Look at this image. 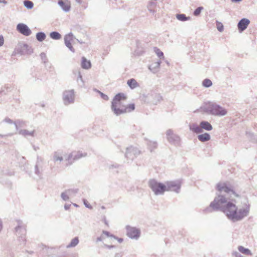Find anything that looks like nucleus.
Masks as SVG:
<instances>
[{"label": "nucleus", "instance_id": "f257e3e1", "mask_svg": "<svg viewBox=\"0 0 257 257\" xmlns=\"http://www.w3.org/2000/svg\"><path fill=\"white\" fill-rule=\"evenodd\" d=\"M210 206L214 209L221 208L222 211L230 219L238 206L236 205L235 201L231 198L230 195L227 197L218 195L211 203Z\"/></svg>", "mask_w": 257, "mask_h": 257}, {"label": "nucleus", "instance_id": "f03ea898", "mask_svg": "<svg viewBox=\"0 0 257 257\" xmlns=\"http://www.w3.org/2000/svg\"><path fill=\"white\" fill-rule=\"evenodd\" d=\"M126 99V96L123 93L116 94L111 103V109L116 115L127 113L133 111L135 109L134 103L127 105H124L123 102Z\"/></svg>", "mask_w": 257, "mask_h": 257}, {"label": "nucleus", "instance_id": "7ed1b4c3", "mask_svg": "<svg viewBox=\"0 0 257 257\" xmlns=\"http://www.w3.org/2000/svg\"><path fill=\"white\" fill-rule=\"evenodd\" d=\"M249 210V206L246 205L238 206L230 219L233 221L240 220L248 215Z\"/></svg>", "mask_w": 257, "mask_h": 257}, {"label": "nucleus", "instance_id": "20e7f679", "mask_svg": "<svg viewBox=\"0 0 257 257\" xmlns=\"http://www.w3.org/2000/svg\"><path fill=\"white\" fill-rule=\"evenodd\" d=\"M149 186L156 195L163 194L166 191V184H163L154 180L150 181Z\"/></svg>", "mask_w": 257, "mask_h": 257}, {"label": "nucleus", "instance_id": "39448f33", "mask_svg": "<svg viewBox=\"0 0 257 257\" xmlns=\"http://www.w3.org/2000/svg\"><path fill=\"white\" fill-rule=\"evenodd\" d=\"M216 189L219 192H224L228 194L231 193L235 197H239L240 196L238 193L235 192L230 186L225 183H218L216 185Z\"/></svg>", "mask_w": 257, "mask_h": 257}, {"label": "nucleus", "instance_id": "423d86ee", "mask_svg": "<svg viewBox=\"0 0 257 257\" xmlns=\"http://www.w3.org/2000/svg\"><path fill=\"white\" fill-rule=\"evenodd\" d=\"M207 108L211 114L216 115H224L227 113L226 110L222 107L210 103L208 104Z\"/></svg>", "mask_w": 257, "mask_h": 257}, {"label": "nucleus", "instance_id": "0eeeda50", "mask_svg": "<svg viewBox=\"0 0 257 257\" xmlns=\"http://www.w3.org/2000/svg\"><path fill=\"white\" fill-rule=\"evenodd\" d=\"M166 191L178 192L180 188L181 184L179 181H168L166 182Z\"/></svg>", "mask_w": 257, "mask_h": 257}, {"label": "nucleus", "instance_id": "6e6552de", "mask_svg": "<svg viewBox=\"0 0 257 257\" xmlns=\"http://www.w3.org/2000/svg\"><path fill=\"white\" fill-rule=\"evenodd\" d=\"M74 99V93L73 91H66L64 93L63 100L65 104L73 102Z\"/></svg>", "mask_w": 257, "mask_h": 257}, {"label": "nucleus", "instance_id": "1a4fd4ad", "mask_svg": "<svg viewBox=\"0 0 257 257\" xmlns=\"http://www.w3.org/2000/svg\"><path fill=\"white\" fill-rule=\"evenodd\" d=\"M18 31L25 36H29L31 34V31L28 27L24 24H19L17 25Z\"/></svg>", "mask_w": 257, "mask_h": 257}, {"label": "nucleus", "instance_id": "9d476101", "mask_svg": "<svg viewBox=\"0 0 257 257\" xmlns=\"http://www.w3.org/2000/svg\"><path fill=\"white\" fill-rule=\"evenodd\" d=\"M127 235L131 238H137L140 235L139 230L133 227L127 226Z\"/></svg>", "mask_w": 257, "mask_h": 257}, {"label": "nucleus", "instance_id": "9b49d317", "mask_svg": "<svg viewBox=\"0 0 257 257\" xmlns=\"http://www.w3.org/2000/svg\"><path fill=\"white\" fill-rule=\"evenodd\" d=\"M73 38V36L71 34H68L65 37V44L72 52H74V50L72 46Z\"/></svg>", "mask_w": 257, "mask_h": 257}, {"label": "nucleus", "instance_id": "f8f14e48", "mask_svg": "<svg viewBox=\"0 0 257 257\" xmlns=\"http://www.w3.org/2000/svg\"><path fill=\"white\" fill-rule=\"evenodd\" d=\"M58 4L66 12L70 10L71 8V4L69 0H59Z\"/></svg>", "mask_w": 257, "mask_h": 257}, {"label": "nucleus", "instance_id": "ddd939ff", "mask_svg": "<svg viewBox=\"0 0 257 257\" xmlns=\"http://www.w3.org/2000/svg\"><path fill=\"white\" fill-rule=\"evenodd\" d=\"M249 24V21L246 19L241 20L238 24V28L240 32L244 30Z\"/></svg>", "mask_w": 257, "mask_h": 257}, {"label": "nucleus", "instance_id": "4468645a", "mask_svg": "<svg viewBox=\"0 0 257 257\" xmlns=\"http://www.w3.org/2000/svg\"><path fill=\"white\" fill-rule=\"evenodd\" d=\"M106 237H110L111 239H116V238L113 235L110 234L109 232L103 231L102 234L99 238H98L97 240L101 241L104 240Z\"/></svg>", "mask_w": 257, "mask_h": 257}, {"label": "nucleus", "instance_id": "2eb2a0df", "mask_svg": "<svg viewBox=\"0 0 257 257\" xmlns=\"http://www.w3.org/2000/svg\"><path fill=\"white\" fill-rule=\"evenodd\" d=\"M81 67L83 69H88L91 68V64L89 60H87L85 57L82 58Z\"/></svg>", "mask_w": 257, "mask_h": 257}, {"label": "nucleus", "instance_id": "dca6fc26", "mask_svg": "<svg viewBox=\"0 0 257 257\" xmlns=\"http://www.w3.org/2000/svg\"><path fill=\"white\" fill-rule=\"evenodd\" d=\"M200 125L202 129L207 131H210L212 129V125L207 121H202Z\"/></svg>", "mask_w": 257, "mask_h": 257}, {"label": "nucleus", "instance_id": "f3484780", "mask_svg": "<svg viewBox=\"0 0 257 257\" xmlns=\"http://www.w3.org/2000/svg\"><path fill=\"white\" fill-rule=\"evenodd\" d=\"M160 63L159 62H154L151 63L149 66L151 71L155 72L160 67Z\"/></svg>", "mask_w": 257, "mask_h": 257}, {"label": "nucleus", "instance_id": "a211bd4d", "mask_svg": "<svg viewBox=\"0 0 257 257\" xmlns=\"http://www.w3.org/2000/svg\"><path fill=\"white\" fill-rule=\"evenodd\" d=\"M198 138L201 142H205L210 139V135L207 133L200 135L198 136Z\"/></svg>", "mask_w": 257, "mask_h": 257}, {"label": "nucleus", "instance_id": "6ab92c4d", "mask_svg": "<svg viewBox=\"0 0 257 257\" xmlns=\"http://www.w3.org/2000/svg\"><path fill=\"white\" fill-rule=\"evenodd\" d=\"M127 84L132 89L135 88L138 86V83L134 79L128 80L127 82Z\"/></svg>", "mask_w": 257, "mask_h": 257}, {"label": "nucleus", "instance_id": "aec40b11", "mask_svg": "<svg viewBox=\"0 0 257 257\" xmlns=\"http://www.w3.org/2000/svg\"><path fill=\"white\" fill-rule=\"evenodd\" d=\"M238 249L240 252H241L242 253H243L244 254L248 255H251V253L248 249L245 248L242 246H238Z\"/></svg>", "mask_w": 257, "mask_h": 257}, {"label": "nucleus", "instance_id": "412c9836", "mask_svg": "<svg viewBox=\"0 0 257 257\" xmlns=\"http://www.w3.org/2000/svg\"><path fill=\"white\" fill-rule=\"evenodd\" d=\"M50 37L51 38L55 40H58L61 38L60 34L56 32H52L50 34Z\"/></svg>", "mask_w": 257, "mask_h": 257}, {"label": "nucleus", "instance_id": "4be33fe9", "mask_svg": "<svg viewBox=\"0 0 257 257\" xmlns=\"http://www.w3.org/2000/svg\"><path fill=\"white\" fill-rule=\"evenodd\" d=\"M37 39L39 41H42L44 40L46 38V35L44 33L40 32L37 34L36 35Z\"/></svg>", "mask_w": 257, "mask_h": 257}, {"label": "nucleus", "instance_id": "5701e85b", "mask_svg": "<svg viewBox=\"0 0 257 257\" xmlns=\"http://www.w3.org/2000/svg\"><path fill=\"white\" fill-rule=\"evenodd\" d=\"M79 242V239L78 237H75L72 239L70 243L68 245V247H74L76 246Z\"/></svg>", "mask_w": 257, "mask_h": 257}, {"label": "nucleus", "instance_id": "b1692460", "mask_svg": "<svg viewBox=\"0 0 257 257\" xmlns=\"http://www.w3.org/2000/svg\"><path fill=\"white\" fill-rule=\"evenodd\" d=\"M24 6L28 9H31L33 7L34 4L32 2L26 0L24 2Z\"/></svg>", "mask_w": 257, "mask_h": 257}, {"label": "nucleus", "instance_id": "393cba45", "mask_svg": "<svg viewBox=\"0 0 257 257\" xmlns=\"http://www.w3.org/2000/svg\"><path fill=\"white\" fill-rule=\"evenodd\" d=\"M176 18L181 21H185L189 19V18L186 17L184 14H178Z\"/></svg>", "mask_w": 257, "mask_h": 257}, {"label": "nucleus", "instance_id": "a878e982", "mask_svg": "<svg viewBox=\"0 0 257 257\" xmlns=\"http://www.w3.org/2000/svg\"><path fill=\"white\" fill-rule=\"evenodd\" d=\"M203 85L206 87H210L212 85V83L211 81L208 79H205L203 81Z\"/></svg>", "mask_w": 257, "mask_h": 257}, {"label": "nucleus", "instance_id": "bb28decb", "mask_svg": "<svg viewBox=\"0 0 257 257\" xmlns=\"http://www.w3.org/2000/svg\"><path fill=\"white\" fill-rule=\"evenodd\" d=\"M216 27H217V30L219 32L223 31V29H224V27H223L222 23H221V22H218V21L216 22Z\"/></svg>", "mask_w": 257, "mask_h": 257}, {"label": "nucleus", "instance_id": "cd10ccee", "mask_svg": "<svg viewBox=\"0 0 257 257\" xmlns=\"http://www.w3.org/2000/svg\"><path fill=\"white\" fill-rule=\"evenodd\" d=\"M191 130L192 131L197 134L202 132V128L201 126L199 127L198 126H194L191 128Z\"/></svg>", "mask_w": 257, "mask_h": 257}, {"label": "nucleus", "instance_id": "c85d7f7f", "mask_svg": "<svg viewBox=\"0 0 257 257\" xmlns=\"http://www.w3.org/2000/svg\"><path fill=\"white\" fill-rule=\"evenodd\" d=\"M155 51L159 57H163V53L158 48H155Z\"/></svg>", "mask_w": 257, "mask_h": 257}, {"label": "nucleus", "instance_id": "c756f323", "mask_svg": "<svg viewBox=\"0 0 257 257\" xmlns=\"http://www.w3.org/2000/svg\"><path fill=\"white\" fill-rule=\"evenodd\" d=\"M202 10H203V7H199V8H197L194 12V15L196 16H198L200 14V13Z\"/></svg>", "mask_w": 257, "mask_h": 257}, {"label": "nucleus", "instance_id": "7c9ffc66", "mask_svg": "<svg viewBox=\"0 0 257 257\" xmlns=\"http://www.w3.org/2000/svg\"><path fill=\"white\" fill-rule=\"evenodd\" d=\"M34 131H33L32 132L29 133L28 131H27L26 130H24L22 132V134H23L24 135L33 136L34 134Z\"/></svg>", "mask_w": 257, "mask_h": 257}, {"label": "nucleus", "instance_id": "2f4dec72", "mask_svg": "<svg viewBox=\"0 0 257 257\" xmlns=\"http://www.w3.org/2000/svg\"><path fill=\"white\" fill-rule=\"evenodd\" d=\"M61 197L64 200H67L69 199L68 195L67 194L66 192L62 193L61 194Z\"/></svg>", "mask_w": 257, "mask_h": 257}, {"label": "nucleus", "instance_id": "473e14b6", "mask_svg": "<svg viewBox=\"0 0 257 257\" xmlns=\"http://www.w3.org/2000/svg\"><path fill=\"white\" fill-rule=\"evenodd\" d=\"M4 43V39L2 36H0V47L3 46Z\"/></svg>", "mask_w": 257, "mask_h": 257}, {"label": "nucleus", "instance_id": "72a5a7b5", "mask_svg": "<svg viewBox=\"0 0 257 257\" xmlns=\"http://www.w3.org/2000/svg\"><path fill=\"white\" fill-rule=\"evenodd\" d=\"M63 160V158L62 157L56 156L55 157V161H62Z\"/></svg>", "mask_w": 257, "mask_h": 257}, {"label": "nucleus", "instance_id": "f704fd0d", "mask_svg": "<svg viewBox=\"0 0 257 257\" xmlns=\"http://www.w3.org/2000/svg\"><path fill=\"white\" fill-rule=\"evenodd\" d=\"M101 95L103 99H104V100H108V97L106 95H105L103 93H101Z\"/></svg>", "mask_w": 257, "mask_h": 257}, {"label": "nucleus", "instance_id": "c9c22d12", "mask_svg": "<svg viewBox=\"0 0 257 257\" xmlns=\"http://www.w3.org/2000/svg\"><path fill=\"white\" fill-rule=\"evenodd\" d=\"M234 254L235 257H240L238 252H235Z\"/></svg>", "mask_w": 257, "mask_h": 257}, {"label": "nucleus", "instance_id": "e433bc0d", "mask_svg": "<svg viewBox=\"0 0 257 257\" xmlns=\"http://www.w3.org/2000/svg\"><path fill=\"white\" fill-rule=\"evenodd\" d=\"M70 205H65V209L67 210L69 208Z\"/></svg>", "mask_w": 257, "mask_h": 257}, {"label": "nucleus", "instance_id": "4c0bfd02", "mask_svg": "<svg viewBox=\"0 0 257 257\" xmlns=\"http://www.w3.org/2000/svg\"><path fill=\"white\" fill-rule=\"evenodd\" d=\"M118 240L119 242H121L122 241V239L119 238V239H118Z\"/></svg>", "mask_w": 257, "mask_h": 257}, {"label": "nucleus", "instance_id": "58836bf2", "mask_svg": "<svg viewBox=\"0 0 257 257\" xmlns=\"http://www.w3.org/2000/svg\"><path fill=\"white\" fill-rule=\"evenodd\" d=\"M109 247H113V245H110V246H108Z\"/></svg>", "mask_w": 257, "mask_h": 257}, {"label": "nucleus", "instance_id": "ea45409f", "mask_svg": "<svg viewBox=\"0 0 257 257\" xmlns=\"http://www.w3.org/2000/svg\"><path fill=\"white\" fill-rule=\"evenodd\" d=\"M86 154L85 155H81L80 157L85 156Z\"/></svg>", "mask_w": 257, "mask_h": 257}, {"label": "nucleus", "instance_id": "a19ab883", "mask_svg": "<svg viewBox=\"0 0 257 257\" xmlns=\"http://www.w3.org/2000/svg\"><path fill=\"white\" fill-rule=\"evenodd\" d=\"M76 1H78V2H79V1H80V0H76Z\"/></svg>", "mask_w": 257, "mask_h": 257}]
</instances>
